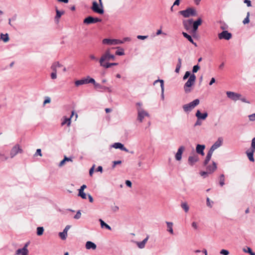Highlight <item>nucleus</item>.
Wrapping results in <instances>:
<instances>
[{
  "label": "nucleus",
  "instance_id": "nucleus-28",
  "mask_svg": "<svg viewBox=\"0 0 255 255\" xmlns=\"http://www.w3.org/2000/svg\"><path fill=\"white\" fill-rule=\"evenodd\" d=\"M76 86H79L80 85L87 84V80L86 78L82 79L81 80H77L75 82Z\"/></svg>",
  "mask_w": 255,
  "mask_h": 255
},
{
  "label": "nucleus",
  "instance_id": "nucleus-3",
  "mask_svg": "<svg viewBox=\"0 0 255 255\" xmlns=\"http://www.w3.org/2000/svg\"><path fill=\"white\" fill-rule=\"evenodd\" d=\"M199 103V100L196 99L188 104L184 105L182 108L185 112L189 113L191 112L195 107L198 106Z\"/></svg>",
  "mask_w": 255,
  "mask_h": 255
},
{
  "label": "nucleus",
  "instance_id": "nucleus-44",
  "mask_svg": "<svg viewBox=\"0 0 255 255\" xmlns=\"http://www.w3.org/2000/svg\"><path fill=\"white\" fill-rule=\"evenodd\" d=\"M66 161H72V159L70 158L65 157V158L60 162L59 166H62Z\"/></svg>",
  "mask_w": 255,
  "mask_h": 255
},
{
  "label": "nucleus",
  "instance_id": "nucleus-48",
  "mask_svg": "<svg viewBox=\"0 0 255 255\" xmlns=\"http://www.w3.org/2000/svg\"><path fill=\"white\" fill-rule=\"evenodd\" d=\"M8 159V157L6 156L3 153H0V159L2 161L6 160Z\"/></svg>",
  "mask_w": 255,
  "mask_h": 255
},
{
  "label": "nucleus",
  "instance_id": "nucleus-22",
  "mask_svg": "<svg viewBox=\"0 0 255 255\" xmlns=\"http://www.w3.org/2000/svg\"><path fill=\"white\" fill-rule=\"evenodd\" d=\"M74 115V111H72V114H71L70 117L69 118H65L64 120L62 121V122L61 123V125L63 126L65 124H67V126H68V127L70 126V125L71 124V119L72 118V117Z\"/></svg>",
  "mask_w": 255,
  "mask_h": 255
},
{
  "label": "nucleus",
  "instance_id": "nucleus-12",
  "mask_svg": "<svg viewBox=\"0 0 255 255\" xmlns=\"http://www.w3.org/2000/svg\"><path fill=\"white\" fill-rule=\"evenodd\" d=\"M223 142V138L219 137L217 141L211 146L209 150L213 152L215 149H217L222 145Z\"/></svg>",
  "mask_w": 255,
  "mask_h": 255
},
{
  "label": "nucleus",
  "instance_id": "nucleus-43",
  "mask_svg": "<svg viewBox=\"0 0 255 255\" xmlns=\"http://www.w3.org/2000/svg\"><path fill=\"white\" fill-rule=\"evenodd\" d=\"M28 244H29V243H27L26 244H25L24 245L23 248L21 249L22 251H23L24 252V253H23L24 255H25L26 252H28V250L27 249V247L28 246Z\"/></svg>",
  "mask_w": 255,
  "mask_h": 255
},
{
  "label": "nucleus",
  "instance_id": "nucleus-36",
  "mask_svg": "<svg viewBox=\"0 0 255 255\" xmlns=\"http://www.w3.org/2000/svg\"><path fill=\"white\" fill-rule=\"evenodd\" d=\"M243 250L244 252L246 253H249L251 255H255V253L253 252L252 251L251 248L250 247H246V248H244Z\"/></svg>",
  "mask_w": 255,
  "mask_h": 255
},
{
  "label": "nucleus",
  "instance_id": "nucleus-1",
  "mask_svg": "<svg viewBox=\"0 0 255 255\" xmlns=\"http://www.w3.org/2000/svg\"><path fill=\"white\" fill-rule=\"evenodd\" d=\"M179 13L185 18L195 16L197 15L195 8L192 7H189L185 10H181L179 12Z\"/></svg>",
  "mask_w": 255,
  "mask_h": 255
},
{
  "label": "nucleus",
  "instance_id": "nucleus-55",
  "mask_svg": "<svg viewBox=\"0 0 255 255\" xmlns=\"http://www.w3.org/2000/svg\"><path fill=\"white\" fill-rule=\"evenodd\" d=\"M51 78L52 79H55L57 78V72H52L51 74Z\"/></svg>",
  "mask_w": 255,
  "mask_h": 255
},
{
  "label": "nucleus",
  "instance_id": "nucleus-46",
  "mask_svg": "<svg viewBox=\"0 0 255 255\" xmlns=\"http://www.w3.org/2000/svg\"><path fill=\"white\" fill-rule=\"evenodd\" d=\"M251 150L255 151V137H254L252 140Z\"/></svg>",
  "mask_w": 255,
  "mask_h": 255
},
{
  "label": "nucleus",
  "instance_id": "nucleus-37",
  "mask_svg": "<svg viewBox=\"0 0 255 255\" xmlns=\"http://www.w3.org/2000/svg\"><path fill=\"white\" fill-rule=\"evenodd\" d=\"M117 48L119 49L120 50H117L116 51V54L117 55H124L125 54L124 50L123 48H120V47H117Z\"/></svg>",
  "mask_w": 255,
  "mask_h": 255
},
{
  "label": "nucleus",
  "instance_id": "nucleus-9",
  "mask_svg": "<svg viewBox=\"0 0 255 255\" xmlns=\"http://www.w3.org/2000/svg\"><path fill=\"white\" fill-rule=\"evenodd\" d=\"M102 19L97 17H93L91 16H88L84 19L83 23L86 24H90L101 22Z\"/></svg>",
  "mask_w": 255,
  "mask_h": 255
},
{
  "label": "nucleus",
  "instance_id": "nucleus-25",
  "mask_svg": "<svg viewBox=\"0 0 255 255\" xmlns=\"http://www.w3.org/2000/svg\"><path fill=\"white\" fill-rule=\"evenodd\" d=\"M149 237L147 236L142 242H136V245L139 249H143L145 247V244L148 240Z\"/></svg>",
  "mask_w": 255,
  "mask_h": 255
},
{
  "label": "nucleus",
  "instance_id": "nucleus-7",
  "mask_svg": "<svg viewBox=\"0 0 255 255\" xmlns=\"http://www.w3.org/2000/svg\"><path fill=\"white\" fill-rule=\"evenodd\" d=\"M91 9L94 12L99 14H102L104 13L103 6H100V4L99 5L96 1L93 2Z\"/></svg>",
  "mask_w": 255,
  "mask_h": 255
},
{
  "label": "nucleus",
  "instance_id": "nucleus-56",
  "mask_svg": "<svg viewBox=\"0 0 255 255\" xmlns=\"http://www.w3.org/2000/svg\"><path fill=\"white\" fill-rule=\"evenodd\" d=\"M200 175L201 176H203L204 178H205L207 176L208 174H209V173H208V171H202L200 172Z\"/></svg>",
  "mask_w": 255,
  "mask_h": 255
},
{
  "label": "nucleus",
  "instance_id": "nucleus-45",
  "mask_svg": "<svg viewBox=\"0 0 255 255\" xmlns=\"http://www.w3.org/2000/svg\"><path fill=\"white\" fill-rule=\"evenodd\" d=\"M56 15L55 16V18L56 19L59 18L61 16V15L64 13V11H61L58 9H56Z\"/></svg>",
  "mask_w": 255,
  "mask_h": 255
},
{
  "label": "nucleus",
  "instance_id": "nucleus-32",
  "mask_svg": "<svg viewBox=\"0 0 255 255\" xmlns=\"http://www.w3.org/2000/svg\"><path fill=\"white\" fill-rule=\"evenodd\" d=\"M95 87L97 89H103L104 90H108L109 92H111V90H110V88L106 87V86H102L101 85H100L99 83H97L96 84H95Z\"/></svg>",
  "mask_w": 255,
  "mask_h": 255
},
{
  "label": "nucleus",
  "instance_id": "nucleus-13",
  "mask_svg": "<svg viewBox=\"0 0 255 255\" xmlns=\"http://www.w3.org/2000/svg\"><path fill=\"white\" fill-rule=\"evenodd\" d=\"M226 94L229 98L235 101L239 100L241 97V94L231 91L227 92Z\"/></svg>",
  "mask_w": 255,
  "mask_h": 255
},
{
  "label": "nucleus",
  "instance_id": "nucleus-6",
  "mask_svg": "<svg viewBox=\"0 0 255 255\" xmlns=\"http://www.w3.org/2000/svg\"><path fill=\"white\" fill-rule=\"evenodd\" d=\"M104 44H107L110 45H115L118 44H123V42L121 40L116 39H104L102 41Z\"/></svg>",
  "mask_w": 255,
  "mask_h": 255
},
{
  "label": "nucleus",
  "instance_id": "nucleus-2",
  "mask_svg": "<svg viewBox=\"0 0 255 255\" xmlns=\"http://www.w3.org/2000/svg\"><path fill=\"white\" fill-rule=\"evenodd\" d=\"M196 76L194 74H191L184 86V90L186 93L191 91V87L194 84Z\"/></svg>",
  "mask_w": 255,
  "mask_h": 255
},
{
  "label": "nucleus",
  "instance_id": "nucleus-61",
  "mask_svg": "<svg viewBox=\"0 0 255 255\" xmlns=\"http://www.w3.org/2000/svg\"><path fill=\"white\" fill-rule=\"evenodd\" d=\"M121 163H122V161H121V160L114 161L113 162L114 164L113 165V167L115 168L117 164H120Z\"/></svg>",
  "mask_w": 255,
  "mask_h": 255
},
{
  "label": "nucleus",
  "instance_id": "nucleus-19",
  "mask_svg": "<svg viewBox=\"0 0 255 255\" xmlns=\"http://www.w3.org/2000/svg\"><path fill=\"white\" fill-rule=\"evenodd\" d=\"M70 226L69 225H67L64 229L63 232L59 233V236L60 237L62 240L66 239V237L67 236V232L68 230L70 229Z\"/></svg>",
  "mask_w": 255,
  "mask_h": 255
},
{
  "label": "nucleus",
  "instance_id": "nucleus-17",
  "mask_svg": "<svg viewBox=\"0 0 255 255\" xmlns=\"http://www.w3.org/2000/svg\"><path fill=\"white\" fill-rule=\"evenodd\" d=\"M199 160V157L197 155L189 156L188 159V162L191 166H193L196 162Z\"/></svg>",
  "mask_w": 255,
  "mask_h": 255
},
{
  "label": "nucleus",
  "instance_id": "nucleus-15",
  "mask_svg": "<svg viewBox=\"0 0 255 255\" xmlns=\"http://www.w3.org/2000/svg\"><path fill=\"white\" fill-rule=\"evenodd\" d=\"M217 164L214 161L212 162V165H206L207 171L209 174L213 173L217 169Z\"/></svg>",
  "mask_w": 255,
  "mask_h": 255
},
{
  "label": "nucleus",
  "instance_id": "nucleus-31",
  "mask_svg": "<svg viewBox=\"0 0 255 255\" xmlns=\"http://www.w3.org/2000/svg\"><path fill=\"white\" fill-rule=\"evenodd\" d=\"M166 223L168 228L167 231L169 232L171 234H173V230L172 228L173 223L169 222H166Z\"/></svg>",
  "mask_w": 255,
  "mask_h": 255
},
{
  "label": "nucleus",
  "instance_id": "nucleus-40",
  "mask_svg": "<svg viewBox=\"0 0 255 255\" xmlns=\"http://www.w3.org/2000/svg\"><path fill=\"white\" fill-rule=\"evenodd\" d=\"M87 84H89V83L93 84L95 87V84H96L97 83L96 82L95 80L93 78H90L89 76L87 77Z\"/></svg>",
  "mask_w": 255,
  "mask_h": 255
},
{
  "label": "nucleus",
  "instance_id": "nucleus-14",
  "mask_svg": "<svg viewBox=\"0 0 255 255\" xmlns=\"http://www.w3.org/2000/svg\"><path fill=\"white\" fill-rule=\"evenodd\" d=\"M185 150V147L183 146H181L179 147L178 149L177 152H176L175 157V159L178 160L180 161L182 158V154Z\"/></svg>",
  "mask_w": 255,
  "mask_h": 255
},
{
  "label": "nucleus",
  "instance_id": "nucleus-52",
  "mask_svg": "<svg viewBox=\"0 0 255 255\" xmlns=\"http://www.w3.org/2000/svg\"><path fill=\"white\" fill-rule=\"evenodd\" d=\"M81 213L80 210L78 211L76 214V215L74 216V218L75 219H79L81 218Z\"/></svg>",
  "mask_w": 255,
  "mask_h": 255
},
{
  "label": "nucleus",
  "instance_id": "nucleus-11",
  "mask_svg": "<svg viewBox=\"0 0 255 255\" xmlns=\"http://www.w3.org/2000/svg\"><path fill=\"white\" fill-rule=\"evenodd\" d=\"M232 37V34L227 30H224L218 34L219 39L229 40Z\"/></svg>",
  "mask_w": 255,
  "mask_h": 255
},
{
  "label": "nucleus",
  "instance_id": "nucleus-33",
  "mask_svg": "<svg viewBox=\"0 0 255 255\" xmlns=\"http://www.w3.org/2000/svg\"><path fill=\"white\" fill-rule=\"evenodd\" d=\"M255 151H253V150H251L250 151H247V156L249 159V160L251 161L254 162V153Z\"/></svg>",
  "mask_w": 255,
  "mask_h": 255
},
{
  "label": "nucleus",
  "instance_id": "nucleus-58",
  "mask_svg": "<svg viewBox=\"0 0 255 255\" xmlns=\"http://www.w3.org/2000/svg\"><path fill=\"white\" fill-rule=\"evenodd\" d=\"M35 156H37V155H39L40 156H42V153H41V150L40 149H37L36 150V151L34 154Z\"/></svg>",
  "mask_w": 255,
  "mask_h": 255
},
{
  "label": "nucleus",
  "instance_id": "nucleus-42",
  "mask_svg": "<svg viewBox=\"0 0 255 255\" xmlns=\"http://www.w3.org/2000/svg\"><path fill=\"white\" fill-rule=\"evenodd\" d=\"M28 244H29V243H27L26 244H25L24 245L23 248L21 249L22 251H23L24 252V253H23L24 255H25L26 252H28V250L27 249V247L28 246Z\"/></svg>",
  "mask_w": 255,
  "mask_h": 255
},
{
  "label": "nucleus",
  "instance_id": "nucleus-62",
  "mask_svg": "<svg viewBox=\"0 0 255 255\" xmlns=\"http://www.w3.org/2000/svg\"><path fill=\"white\" fill-rule=\"evenodd\" d=\"M244 3L247 4V5L249 7L252 6L251 1L250 0H245Z\"/></svg>",
  "mask_w": 255,
  "mask_h": 255
},
{
  "label": "nucleus",
  "instance_id": "nucleus-30",
  "mask_svg": "<svg viewBox=\"0 0 255 255\" xmlns=\"http://www.w3.org/2000/svg\"><path fill=\"white\" fill-rule=\"evenodd\" d=\"M99 222H100L101 226L102 228H105L106 229H107L109 230H112L111 227L109 225H108L107 224L105 223L104 221L103 220H102V219H99Z\"/></svg>",
  "mask_w": 255,
  "mask_h": 255
},
{
  "label": "nucleus",
  "instance_id": "nucleus-59",
  "mask_svg": "<svg viewBox=\"0 0 255 255\" xmlns=\"http://www.w3.org/2000/svg\"><path fill=\"white\" fill-rule=\"evenodd\" d=\"M211 203H213V202H211L210 199L208 197L207 198V205L211 208L212 207Z\"/></svg>",
  "mask_w": 255,
  "mask_h": 255
},
{
  "label": "nucleus",
  "instance_id": "nucleus-4",
  "mask_svg": "<svg viewBox=\"0 0 255 255\" xmlns=\"http://www.w3.org/2000/svg\"><path fill=\"white\" fill-rule=\"evenodd\" d=\"M99 61L101 67L105 68L106 66V64L109 63L108 61H110L109 58V49L106 50L105 53L102 55Z\"/></svg>",
  "mask_w": 255,
  "mask_h": 255
},
{
  "label": "nucleus",
  "instance_id": "nucleus-38",
  "mask_svg": "<svg viewBox=\"0 0 255 255\" xmlns=\"http://www.w3.org/2000/svg\"><path fill=\"white\" fill-rule=\"evenodd\" d=\"M44 229L42 227H38L37 228V235L41 236L43 234Z\"/></svg>",
  "mask_w": 255,
  "mask_h": 255
},
{
  "label": "nucleus",
  "instance_id": "nucleus-34",
  "mask_svg": "<svg viewBox=\"0 0 255 255\" xmlns=\"http://www.w3.org/2000/svg\"><path fill=\"white\" fill-rule=\"evenodd\" d=\"M0 39H1L4 42L8 41L9 38L8 34L6 33L4 34L1 33L0 34Z\"/></svg>",
  "mask_w": 255,
  "mask_h": 255
},
{
  "label": "nucleus",
  "instance_id": "nucleus-51",
  "mask_svg": "<svg viewBox=\"0 0 255 255\" xmlns=\"http://www.w3.org/2000/svg\"><path fill=\"white\" fill-rule=\"evenodd\" d=\"M200 69V66L198 65H196L193 66L192 72L193 73H196Z\"/></svg>",
  "mask_w": 255,
  "mask_h": 255
},
{
  "label": "nucleus",
  "instance_id": "nucleus-41",
  "mask_svg": "<svg viewBox=\"0 0 255 255\" xmlns=\"http://www.w3.org/2000/svg\"><path fill=\"white\" fill-rule=\"evenodd\" d=\"M250 15V12H248L247 13L246 17L243 21V23L244 24H247V23H249V22H250V18H249Z\"/></svg>",
  "mask_w": 255,
  "mask_h": 255
},
{
  "label": "nucleus",
  "instance_id": "nucleus-64",
  "mask_svg": "<svg viewBox=\"0 0 255 255\" xmlns=\"http://www.w3.org/2000/svg\"><path fill=\"white\" fill-rule=\"evenodd\" d=\"M192 227L195 230H197L198 229V225L197 223L195 222H193L192 223Z\"/></svg>",
  "mask_w": 255,
  "mask_h": 255
},
{
  "label": "nucleus",
  "instance_id": "nucleus-5",
  "mask_svg": "<svg viewBox=\"0 0 255 255\" xmlns=\"http://www.w3.org/2000/svg\"><path fill=\"white\" fill-rule=\"evenodd\" d=\"M137 112V120L139 123H142L143 122L144 117L149 116V114L146 111H145L143 109H139Z\"/></svg>",
  "mask_w": 255,
  "mask_h": 255
},
{
  "label": "nucleus",
  "instance_id": "nucleus-18",
  "mask_svg": "<svg viewBox=\"0 0 255 255\" xmlns=\"http://www.w3.org/2000/svg\"><path fill=\"white\" fill-rule=\"evenodd\" d=\"M195 116L197 117L198 120H204L208 117V113L207 112H205V113L202 114L200 112V110H198L197 111Z\"/></svg>",
  "mask_w": 255,
  "mask_h": 255
},
{
  "label": "nucleus",
  "instance_id": "nucleus-20",
  "mask_svg": "<svg viewBox=\"0 0 255 255\" xmlns=\"http://www.w3.org/2000/svg\"><path fill=\"white\" fill-rule=\"evenodd\" d=\"M205 148V145L197 144L196 148V150L197 153L201 155H204V150Z\"/></svg>",
  "mask_w": 255,
  "mask_h": 255
},
{
  "label": "nucleus",
  "instance_id": "nucleus-16",
  "mask_svg": "<svg viewBox=\"0 0 255 255\" xmlns=\"http://www.w3.org/2000/svg\"><path fill=\"white\" fill-rule=\"evenodd\" d=\"M192 23H193V19H192V18L184 20L183 21V24L184 27L185 28V29H186L187 30H189L191 28V27L192 25Z\"/></svg>",
  "mask_w": 255,
  "mask_h": 255
},
{
  "label": "nucleus",
  "instance_id": "nucleus-24",
  "mask_svg": "<svg viewBox=\"0 0 255 255\" xmlns=\"http://www.w3.org/2000/svg\"><path fill=\"white\" fill-rule=\"evenodd\" d=\"M213 152H212L210 150L208 151V152L207 153V155L206 156L205 159V160L204 161V162H203V165L204 166H206L208 164L209 162L211 160V158L212 155L213 154Z\"/></svg>",
  "mask_w": 255,
  "mask_h": 255
},
{
  "label": "nucleus",
  "instance_id": "nucleus-26",
  "mask_svg": "<svg viewBox=\"0 0 255 255\" xmlns=\"http://www.w3.org/2000/svg\"><path fill=\"white\" fill-rule=\"evenodd\" d=\"M157 82H160V87H161V98L162 99H164V81L163 80H155L154 82V84H155V83H157Z\"/></svg>",
  "mask_w": 255,
  "mask_h": 255
},
{
  "label": "nucleus",
  "instance_id": "nucleus-35",
  "mask_svg": "<svg viewBox=\"0 0 255 255\" xmlns=\"http://www.w3.org/2000/svg\"><path fill=\"white\" fill-rule=\"evenodd\" d=\"M181 208L187 213L188 212L189 207L186 202H183L181 204Z\"/></svg>",
  "mask_w": 255,
  "mask_h": 255
},
{
  "label": "nucleus",
  "instance_id": "nucleus-49",
  "mask_svg": "<svg viewBox=\"0 0 255 255\" xmlns=\"http://www.w3.org/2000/svg\"><path fill=\"white\" fill-rule=\"evenodd\" d=\"M248 117H249V119L250 121H251V122H254V121H255V113L251 114V115H250L248 116Z\"/></svg>",
  "mask_w": 255,
  "mask_h": 255
},
{
  "label": "nucleus",
  "instance_id": "nucleus-60",
  "mask_svg": "<svg viewBox=\"0 0 255 255\" xmlns=\"http://www.w3.org/2000/svg\"><path fill=\"white\" fill-rule=\"evenodd\" d=\"M148 37V36L146 35V36H143V35H138L137 36V38L138 39H141V40H144V39H145L146 38H147Z\"/></svg>",
  "mask_w": 255,
  "mask_h": 255
},
{
  "label": "nucleus",
  "instance_id": "nucleus-39",
  "mask_svg": "<svg viewBox=\"0 0 255 255\" xmlns=\"http://www.w3.org/2000/svg\"><path fill=\"white\" fill-rule=\"evenodd\" d=\"M225 184V176L224 174H221L220 176V185L221 186H224Z\"/></svg>",
  "mask_w": 255,
  "mask_h": 255
},
{
  "label": "nucleus",
  "instance_id": "nucleus-63",
  "mask_svg": "<svg viewBox=\"0 0 255 255\" xmlns=\"http://www.w3.org/2000/svg\"><path fill=\"white\" fill-rule=\"evenodd\" d=\"M112 209L113 212H117V211H119V208L117 206H114L112 207Z\"/></svg>",
  "mask_w": 255,
  "mask_h": 255
},
{
  "label": "nucleus",
  "instance_id": "nucleus-53",
  "mask_svg": "<svg viewBox=\"0 0 255 255\" xmlns=\"http://www.w3.org/2000/svg\"><path fill=\"white\" fill-rule=\"evenodd\" d=\"M191 75V74H190V72L189 71H186L183 76V79L184 80H186L188 77L189 78Z\"/></svg>",
  "mask_w": 255,
  "mask_h": 255
},
{
  "label": "nucleus",
  "instance_id": "nucleus-27",
  "mask_svg": "<svg viewBox=\"0 0 255 255\" xmlns=\"http://www.w3.org/2000/svg\"><path fill=\"white\" fill-rule=\"evenodd\" d=\"M62 65L59 63V62H54L51 66V69L53 72H57V69L58 68L61 67Z\"/></svg>",
  "mask_w": 255,
  "mask_h": 255
},
{
  "label": "nucleus",
  "instance_id": "nucleus-47",
  "mask_svg": "<svg viewBox=\"0 0 255 255\" xmlns=\"http://www.w3.org/2000/svg\"><path fill=\"white\" fill-rule=\"evenodd\" d=\"M78 196H80L83 199L87 198V195L84 191H79Z\"/></svg>",
  "mask_w": 255,
  "mask_h": 255
},
{
  "label": "nucleus",
  "instance_id": "nucleus-57",
  "mask_svg": "<svg viewBox=\"0 0 255 255\" xmlns=\"http://www.w3.org/2000/svg\"><path fill=\"white\" fill-rule=\"evenodd\" d=\"M136 106L137 107V109H137V111H138V110L139 109H143V108L142 107V104L140 102L136 103Z\"/></svg>",
  "mask_w": 255,
  "mask_h": 255
},
{
  "label": "nucleus",
  "instance_id": "nucleus-29",
  "mask_svg": "<svg viewBox=\"0 0 255 255\" xmlns=\"http://www.w3.org/2000/svg\"><path fill=\"white\" fill-rule=\"evenodd\" d=\"M182 34L185 38H187L190 42H191L195 46H197L196 43L194 42L192 37L190 35L188 34L187 33L184 32H182Z\"/></svg>",
  "mask_w": 255,
  "mask_h": 255
},
{
  "label": "nucleus",
  "instance_id": "nucleus-23",
  "mask_svg": "<svg viewBox=\"0 0 255 255\" xmlns=\"http://www.w3.org/2000/svg\"><path fill=\"white\" fill-rule=\"evenodd\" d=\"M85 247L87 250L92 249V250H94L97 248L96 245L95 243H94L93 242H91V241L87 242L86 243Z\"/></svg>",
  "mask_w": 255,
  "mask_h": 255
},
{
  "label": "nucleus",
  "instance_id": "nucleus-8",
  "mask_svg": "<svg viewBox=\"0 0 255 255\" xmlns=\"http://www.w3.org/2000/svg\"><path fill=\"white\" fill-rule=\"evenodd\" d=\"M23 152V150L20 147L19 144H16L14 145L10 150V157L12 158L14 157L17 153H21Z\"/></svg>",
  "mask_w": 255,
  "mask_h": 255
},
{
  "label": "nucleus",
  "instance_id": "nucleus-10",
  "mask_svg": "<svg viewBox=\"0 0 255 255\" xmlns=\"http://www.w3.org/2000/svg\"><path fill=\"white\" fill-rule=\"evenodd\" d=\"M202 22V20L201 18H198L196 21H193L192 23V29L191 32L192 34H195L197 32L199 26H200Z\"/></svg>",
  "mask_w": 255,
  "mask_h": 255
},
{
  "label": "nucleus",
  "instance_id": "nucleus-54",
  "mask_svg": "<svg viewBox=\"0 0 255 255\" xmlns=\"http://www.w3.org/2000/svg\"><path fill=\"white\" fill-rule=\"evenodd\" d=\"M220 253L223 255H228L229 254V252L228 250L222 249L220 251Z\"/></svg>",
  "mask_w": 255,
  "mask_h": 255
},
{
  "label": "nucleus",
  "instance_id": "nucleus-21",
  "mask_svg": "<svg viewBox=\"0 0 255 255\" xmlns=\"http://www.w3.org/2000/svg\"><path fill=\"white\" fill-rule=\"evenodd\" d=\"M112 146L116 149L119 148L123 151L128 152V150L120 142H116L113 144Z\"/></svg>",
  "mask_w": 255,
  "mask_h": 255
},
{
  "label": "nucleus",
  "instance_id": "nucleus-50",
  "mask_svg": "<svg viewBox=\"0 0 255 255\" xmlns=\"http://www.w3.org/2000/svg\"><path fill=\"white\" fill-rule=\"evenodd\" d=\"M118 65V63H109L108 64H106V66L105 67V68H109L111 67L112 66H116Z\"/></svg>",
  "mask_w": 255,
  "mask_h": 255
}]
</instances>
